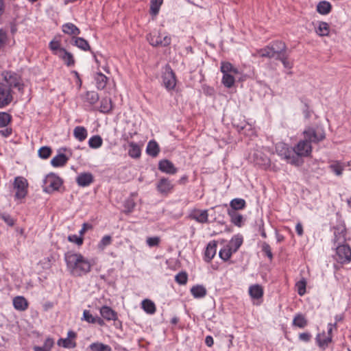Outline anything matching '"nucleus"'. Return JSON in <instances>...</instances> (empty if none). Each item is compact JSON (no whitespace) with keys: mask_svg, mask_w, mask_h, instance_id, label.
I'll use <instances>...</instances> for the list:
<instances>
[{"mask_svg":"<svg viewBox=\"0 0 351 351\" xmlns=\"http://www.w3.org/2000/svg\"><path fill=\"white\" fill-rule=\"evenodd\" d=\"M64 258L69 271L74 276H82L90 271V263L81 254L67 252Z\"/></svg>","mask_w":351,"mask_h":351,"instance_id":"nucleus-1","label":"nucleus"},{"mask_svg":"<svg viewBox=\"0 0 351 351\" xmlns=\"http://www.w3.org/2000/svg\"><path fill=\"white\" fill-rule=\"evenodd\" d=\"M312 152V147L306 139L300 141L293 149H287L285 151V158L288 162L295 166L303 163L302 156H308Z\"/></svg>","mask_w":351,"mask_h":351,"instance_id":"nucleus-2","label":"nucleus"},{"mask_svg":"<svg viewBox=\"0 0 351 351\" xmlns=\"http://www.w3.org/2000/svg\"><path fill=\"white\" fill-rule=\"evenodd\" d=\"M304 138L309 143H319L326 138L324 129L321 127H308L303 132Z\"/></svg>","mask_w":351,"mask_h":351,"instance_id":"nucleus-3","label":"nucleus"},{"mask_svg":"<svg viewBox=\"0 0 351 351\" xmlns=\"http://www.w3.org/2000/svg\"><path fill=\"white\" fill-rule=\"evenodd\" d=\"M335 258L341 264L349 263L351 261V248L349 245L337 244Z\"/></svg>","mask_w":351,"mask_h":351,"instance_id":"nucleus-4","label":"nucleus"},{"mask_svg":"<svg viewBox=\"0 0 351 351\" xmlns=\"http://www.w3.org/2000/svg\"><path fill=\"white\" fill-rule=\"evenodd\" d=\"M13 188L16 191L15 198L24 199L27 195L28 182L27 179L22 176L16 177L13 182Z\"/></svg>","mask_w":351,"mask_h":351,"instance_id":"nucleus-5","label":"nucleus"},{"mask_svg":"<svg viewBox=\"0 0 351 351\" xmlns=\"http://www.w3.org/2000/svg\"><path fill=\"white\" fill-rule=\"evenodd\" d=\"M43 182L45 184L44 191L48 193L58 191L62 184V179L53 173L48 174L43 180Z\"/></svg>","mask_w":351,"mask_h":351,"instance_id":"nucleus-6","label":"nucleus"},{"mask_svg":"<svg viewBox=\"0 0 351 351\" xmlns=\"http://www.w3.org/2000/svg\"><path fill=\"white\" fill-rule=\"evenodd\" d=\"M4 80L8 88H16L20 93L23 92L24 84L22 83L21 77L14 73L6 72L4 74Z\"/></svg>","mask_w":351,"mask_h":351,"instance_id":"nucleus-7","label":"nucleus"},{"mask_svg":"<svg viewBox=\"0 0 351 351\" xmlns=\"http://www.w3.org/2000/svg\"><path fill=\"white\" fill-rule=\"evenodd\" d=\"M334 230V243L335 244L345 243L346 239V228L343 221H339L332 227Z\"/></svg>","mask_w":351,"mask_h":351,"instance_id":"nucleus-8","label":"nucleus"},{"mask_svg":"<svg viewBox=\"0 0 351 351\" xmlns=\"http://www.w3.org/2000/svg\"><path fill=\"white\" fill-rule=\"evenodd\" d=\"M162 82L165 88L168 90H172L176 84V75L169 65H166L162 73Z\"/></svg>","mask_w":351,"mask_h":351,"instance_id":"nucleus-9","label":"nucleus"},{"mask_svg":"<svg viewBox=\"0 0 351 351\" xmlns=\"http://www.w3.org/2000/svg\"><path fill=\"white\" fill-rule=\"evenodd\" d=\"M13 99L10 88L5 84L0 83V108L8 106Z\"/></svg>","mask_w":351,"mask_h":351,"instance_id":"nucleus-10","label":"nucleus"},{"mask_svg":"<svg viewBox=\"0 0 351 351\" xmlns=\"http://www.w3.org/2000/svg\"><path fill=\"white\" fill-rule=\"evenodd\" d=\"M269 47L276 56V60L283 58V56L286 55L287 46L285 43L279 40L274 41L269 45Z\"/></svg>","mask_w":351,"mask_h":351,"instance_id":"nucleus-11","label":"nucleus"},{"mask_svg":"<svg viewBox=\"0 0 351 351\" xmlns=\"http://www.w3.org/2000/svg\"><path fill=\"white\" fill-rule=\"evenodd\" d=\"M158 169L169 174H175L177 172V169L174 167L173 164L167 159H164L159 162Z\"/></svg>","mask_w":351,"mask_h":351,"instance_id":"nucleus-12","label":"nucleus"},{"mask_svg":"<svg viewBox=\"0 0 351 351\" xmlns=\"http://www.w3.org/2000/svg\"><path fill=\"white\" fill-rule=\"evenodd\" d=\"M173 185L166 178H162L157 184V189L162 194H167L173 189Z\"/></svg>","mask_w":351,"mask_h":351,"instance_id":"nucleus-13","label":"nucleus"},{"mask_svg":"<svg viewBox=\"0 0 351 351\" xmlns=\"http://www.w3.org/2000/svg\"><path fill=\"white\" fill-rule=\"evenodd\" d=\"M93 176L90 173H80L76 178V182L80 186H87L93 182Z\"/></svg>","mask_w":351,"mask_h":351,"instance_id":"nucleus-14","label":"nucleus"},{"mask_svg":"<svg viewBox=\"0 0 351 351\" xmlns=\"http://www.w3.org/2000/svg\"><path fill=\"white\" fill-rule=\"evenodd\" d=\"M101 315L107 320H116L117 319V313L110 307L104 306L100 309Z\"/></svg>","mask_w":351,"mask_h":351,"instance_id":"nucleus-15","label":"nucleus"},{"mask_svg":"<svg viewBox=\"0 0 351 351\" xmlns=\"http://www.w3.org/2000/svg\"><path fill=\"white\" fill-rule=\"evenodd\" d=\"M13 305L16 310L23 311L28 308V302L23 296H16L13 299Z\"/></svg>","mask_w":351,"mask_h":351,"instance_id":"nucleus-16","label":"nucleus"},{"mask_svg":"<svg viewBox=\"0 0 351 351\" xmlns=\"http://www.w3.org/2000/svg\"><path fill=\"white\" fill-rule=\"evenodd\" d=\"M69 159V158L65 154H59L52 158L51 164L54 167H63L67 163Z\"/></svg>","mask_w":351,"mask_h":351,"instance_id":"nucleus-17","label":"nucleus"},{"mask_svg":"<svg viewBox=\"0 0 351 351\" xmlns=\"http://www.w3.org/2000/svg\"><path fill=\"white\" fill-rule=\"evenodd\" d=\"M58 56L63 60L64 63L68 66H73L75 64V60L73 55L67 51L65 49H60V53Z\"/></svg>","mask_w":351,"mask_h":351,"instance_id":"nucleus-18","label":"nucleus"},{"mask_svg":"<svg viewBox=\"0 0 351 351\" xmlns=\"http://www.w3.org/2000/svg\"><path fill=\"white\" fill-rule=\"evenodd\" d=\"M191 217L199 223L208 222V213L207 210H194L193 213L190 215Z\"/></svg>","mask_w":351,"mask_h":351,"instance_id":"nucleus-19","label":"nucleus"},{"mask_svg":"<svg viewBox=\"0 0 351 351\" xmlns=\"http://www.w3.org/2000/svg\"><path fill=\"white\" fill-rule=\"evenodd\" d=\"M217 243L215 241L210 242L205 251V261L210 262L215 256L217 252Z\"/></svg>","mask_w":351,"mask_h":351,"instance_id":"nucleus-20","label":"nucleus"},{"mask_svg":"<svg viewBox=\"0 0 351 351\" xmlns=\"http://www.w3.org/2000/svg\"><path fill=\"white\" fill-rule=\"evenodd\" d=\"M160 152V147L158 144L155 141H150L147 146L146 152L147 154L152 157H156Z\"/></svg>","mask_w":351,"mask_h":351,"instance_id":"nucleus-21","label":"nucleus"},{"mask_svg":"<svg viewBox=\"0 0 351 351\" xmlns=\"http://www.w3.org/2000/svg\"><path fill=\"white\" fill-rule=\"evenodd\" d=\"M228 215L232 223L238 227H241L243 222V217L234 210H228Z\"/></svg>","mask_w":351,"mask_h":351,"instance_id":"nucleus-22","label":"nucleus"},{"mask_svg":"<svg viewBox=\"0 0 351 351\" xmlns=\"http://www.w3.org/2000/svg\"><path fill=\"white\" fill-rule=\"evenodd\" d=\"M191 293L195 298H202L207 294V291L203 285H197L191 289Z\"/></svg>","mask_w":351,"mask_h":351,"instance_id":"nucleus-23","label":"nucleus"},{"mask_svg":"<svg viewBox=\"0 0 351 351\" xmlns=\"http://www.w3.org/2000/svg\"><path fill=\"white\" fill-rule=\"evenodd\" d=\"M316 341L318 346L323 350L328 347V343L332 341V339L330 336H327L325 332L322 334H318L316 337Z\"/></svg>","mask_w":351,"mask_h":351,"instance_id":"nucleus-24","label":"nucleus"},{"mask_svg":"<svg viewBox=\"0 0 351 351\" xmlns=\"http://www.w3.org/2000/svg\"><path fill=\"white\" fill-rule=\"evenodd\" d=\"M328 168L337 176H341L344 170V166L338 160L332 161Z\"/></svg>","mask_w":351,"mask_h":351,"instance_id":"nucleus-25","label":"nucleus"},{"mask_svg":"<svg viewBox=\"0 0 351 351\" xmlns=\"http://www.w3.org/2000/svg\"><path fill=\"white\" fill-rule=\"evenodd\" d=\"M142 308L148 314L152 315L156 311L155 304L149 299H145L141 303Z\"/></svg>","mask_w":351,"mask_h":351,"instance_id":"nucleus-26","label":"nucleus"},{"mask_svg":"<svg viewBox=\"0 0 351 351\" xmlns=\"http://www.w3.org/2000/svg\"><path fill=\"white\" fill-rule=\"evenodd\" d=\"M249 293L252 298L259 299L263 297V289L261 286L254 285L250 287Z\"/></svg>","mask_w":351,"mask_h":351,"instance_id":"nucleus-27","label":"nucleus"},{"mask_svg":"<svg viewBox=\"0 0 351 351\" xmlns=\"http://www.w3.org/2000/svg\"><path fill=\"white\" fill-rule=\"evenodd\" d=\"M62 31L64 33L69 35H78L80 34V30L74 24L68 23L62 26Z\"/></svg>","mask_w":351,"mask_h":351,"instance_id":"nucleus-28","label":"nucleus"},{"mask_svg":"<svg viewBox=\"0 0 351 351\" xmlns=\"http://www.w3.org/2000/svg\"><path fill=\"white\" fill-rule=\"evenodd\" d=\"M332 9L331 4L326 1H320L317 5V11L321 14H328Z\"/></svg>","mask_w":351,"mask_h":351,"instance_id":"nucleus-29","label":"nucleus"},{"mask_svg":"<svg viewBox=\"0 0 351 351\" xmlns=\"http://www.w3.org/2000/svg\"><path fill=\"white\" fill-rule=\"evenodd\" d=\"M308 324V321L302 314H297L293 320V325L300 328H304Z\"/></svg>","mask_w":351,"mask_h":351,"instance_id":"nucleus-30","label":"nucleus"},{"mask_svg":"<svg viewBox=\"0 0 351 351\" xmlns=\"http://www.w3.org/2000/svg\"><path fill=\"white\" fill-rule=\"evenodd\" d=\"M74 45L84 51H90V45L86 40L81 37H73Z\"/></svg>","mask_w":351,"mask_h":351,"instance_id":"nucleus-31","label":"nucleus"},{"mask_svg":"<svg viewBox=\"0 0 351 351\" xmlns=\"http://www.w3.org/2000/svg\"><path fill=\"white\" fill-rule=\"evenodd\" d=\"M73 135L80 141H83L87 137V130L84 127L77 126L74 129Z\"/></svg>","mask_w":351,"mask_h":351,"instance_id":"nucleus-32","label":"nucleus"},{"mask_svg":"<svg viewBox=\"0 0 351 351\" xmlns=\"http://www.w3.org/2000/svg\"><path fill=\"white\" fill-rule=\"evenodd\" d=\"M221 71L223 74L234 73L238 74L239 71L237 68L234 67L233 65L228 62H221Z\"/></svg>","mask_w":351,"mask_h":351,"instance_id":"nucleus-33","label":"nucleus"},{"mask_svg":"<svg viewBox=\"0 0 351 351\" xmlns=\"http://www.w3.org/2000/svg\"><path fill=\"white\" fill-rule=\"evenodd\" d=\"M230 205L231 207L230 210L237 211L238 210L243 209L246 206V203L243 199L235 198L230 202Z\"/></svg>","mask_w":351,"mask_h":351,"instance_id":"nucleus-34","label":"nucleus"},{"mask_svg":"<svg viewBox=\"0 0 351 351\" xmlns=\"http://www.w3.org/2000/svg\"><path fill=\"white\" fill-rule=\"evenodd\" d=\"M130 149L128 154L130 156L134 158H138L141 156V149L139 146L134 142L129 143Z\"/></svg>","mask_w":351,"mask_h":351,"instance_id":"nucleus-35","label":"nucleus"},{"mask_svg":"<svg viewBox=\"0 0 351 351\" xmlns=\"http://www.w3.org/2000/svg\"><path fill=\"white\" fill-rule=\"evenodd\" d=\"M96 84L98 89L102 90L104 89L107 83L108 78L107 77L101 73H97L95 77Z\"/></svg>","mask_w":351,"mask_h":351,"instance_id":"nucleus-36","label":"nucleus"},{"mask_svg":"<svg viewBox=\"0 0 351 351\" xmlns=\"http://www.w3.org/2000/svg\"><path fill=\"white\" fill-rule=\"evenodd\" d=\"M91 351H111V347L102 343H93L89 346Z\"/></svg>","mask_w":351,"mask_h":351,"instance_id":"nucleus-37","label":"nucleus"},{"mask_svg":"<svg viewBox=\"0 0 351 351\" xmlns=\"http://www.w3.org/2000/svg\"><path fill=\"white\" fill-rule=\"evenodd\" d=\"M329 25L324 21L319 23V26L316 29V33L320 36H328L329 34Z\"/></svg>","mask_w":351,"mask_h":351,"instance_id":"nucleus-38","label":"nucleus"},{"mask_svg":"<svg viewBox=\"0 0 351 351\" xmlns=\"http://www.w3.org/2000/svg\"><path fill=\"white\" fill-rule=\"evenodd\" d=\"M103 143L102 138L99 135L92 136L88 141V145L91 148L97 149L101 146Z\"/></svg>","mask_w":351,"mask_h":351,"instance_id":"nucleus-39","label":"nucleus"},{"mask_svg":"<svg viewBox=\"0 0 351 351\" xmlns=\"http://www.w3.org/2000/svg\"><path fill=\"white\" fill-rule=\"evenodd\" d=\"M257 53L258 54L259 56L263 57V58H275L276 59V56L274 54V53H272V51H271L269 45L267 46L266 47H265L263 49H261L258 50Z\"/></svg>","mask_w":351,"mask_h":351,"instance_id":"nucleus-40","label":"nucleus"},{"mask_svg":"<svg viewBox=\"0 0 351 351\" xmlns=\"http://www.w3.org/2000/svg\"><path fill=\"white\" fill-rule=\"evenodd\" d=\"M162 2L163 0H152L150 3V14L154 16L157 15Z\"/></svg>","mask_w":351,"mask_h":351,"instance_id":"nucleus-41","label":"nucleus"},{"mask_svg":"<svg viewBox=\"0 0 351 351\" xmlns=\"http://www.w3.org/2000/svg\"><path fill=\"white\" fill-rule=\"evenodd\" d=\"M147 40L149 41V44L152 45L154 47H160L161 44V40L162 38L160 34L158 35H153L150 34L147 37Z\"/></svg>","mask_w":351,"mask_h":351,"instance_id":"nucleus-42","label":"nucleus"},{"mask_svg":"<svg viewBox=\"0 0 351 351\" xmlns=\"http://www.w3.org/2000/svg\"><path fill=\"white\" fill-rule=\"evenodd\" d=\"M235 80L232 73L223 74L222 78L223 84L227 88H231L234 84Z\"/></svg>","mask_w":351,"mask_h":351,"instance_id":"nucleus-43","label":"nucleus"},{"mask_svg":"<svg viewBox=\"0 0 351 351\" xmlns=\"http://www.w3.org/2000/svg\"><path fill=\"white\" fill-rule=\"evenodd\" d=\"M85 99L90 104H95L99 100V95L95 91H88L86 94Z\"/></svg>","mask_w":351,"mask_h":351,"instance_id":"nucleus-44","label":"nucleus"},{"mask_svg":"<svg viewBox=\"0 0 351 351\" xmlns=\"http://www.w3.org/2000/svg\"><path fill=\"white\" fill-rule=\"evenodd\" d=\"M58 345L66 348H73L76 346L75 342L69 338L60 339L58 341Z\"/></svg>","mask_w":351,"mask_h":351,"instance_id":"nucleus-45","label":"nucleus"},{"mask_svg":"<svg viewBox=\"0 0 351 351\" xmlns=\"http://www.w3.org/2000/svg\"><path fill=\"white\" fill-rule=\"evenodd\" d=\"M52 150L49 147L44 146L39 149L38 156L43 159L48 158L51 154Z\"/></svg>","mask_w":351,"mask_h":351,"instance_id":"nucleus-46","label":"nucleus"},{"mask_svg":"<svg viewBox=\"0 0 351 351\" xmlns=\"http://www.w3.org/2000/svg\"><path fill=\"white\" fill-rule=\"evenodd\" d=\"M11 115L7 112H0V128L5 127L11 121Z\"/></svg>","mask_w":351,"mask_h":351,"instance_id":"nucleus-47","label":"nucleus"},{"mask_svg":"<svg viewBox=\"0 0 351 351\" xmlns=\"http://www.w3.org/2000/svg\"><path fill=\"white\" fill-rule=\"evenodd\" d=\"M175 280L179 285H186L188 280V275L186 272L181 271L176 276Z\"/></svg>","mask_w":351,"mask_h":351,"instance_id":"nucleus-48","label":"nucleus"},{"mask_svg":"<svg viewBox=\"0 0 351 351\" xmlns=\"http://www.w3.org/2000/svg\"><path fill=\"white\" fill-rule=\"evenodd\" d=\"M111 243L112 237L110 235H105L98 243V248L104 250L106 246L110 245Z\"/></svg>","mask_w":351,"mask_h":351,"instance_id":"nucleus-49","label":"nucleus"},{"mask_svg":"<svg viewBox=\"0 0 351 351\" xmlns=\"http://www.w3.org/2000/svg\"><path fill=\"white\" fill-rule=\"evenodd\" d=\"M243 239L239 237H237L234 239H232L230 244L232 250L235 252L238 250L240 246L242 245Z\"/></svg>","mask_w":351,"mask_h":351,"instance_id":"nucleus-50","label":"nucleus"},{"mask_svg":"<svg viewBox=\"0 0 351 351\" xmlns=\"http://www.w3.org/2000/svg\"><path fill=\"white\" fill-rule=\"evenodd\" d=\"M232 253V248H223L219 251V256L223 261H228Z\"/></svg>","mask_w":351,"mask_h":351,"instance_id":"nucleus-51","label":"nucleus"},{"mask_svg":"<svg viewBox=\"0 0 351 351\" xmlns=\"http://www.w3.org/2000/svg\"><path fill=\"white\" fill-rule=\"evenodd\" d=\"M306 281L304 278H302L301 280L296 283V287L298 288V293L300 295H303L306 292Z\"/></svg>","mask_w":351,"mask_h":351,"instance_id":"nucleus-52","label":"nucleus"},{"mask_svg":"<svg viewBox=\"0 0 351 351\" xmlns=\"http://www.w3.org/2000/svg\"><path fill=\"white\" fill-rule=\"evenodd\" d=\"M111 109V100L110 99H104L101 101V111L106 112Z\"/></svg>","mask_w":351,"mask_h":351,"instance_id":"nucleus-53","label":"nucleus"},{"mask_svg":"<svg viewBox=\"0 0 351 351\" xmlns=\"http://www.w3.org/2000/svg\"><path fill=\"white\" fill-rule=\"evenodd\" d=\"M136 204L132 199H128L124 203V207L125 208V213H130L134 208Z\"/></svg>","mask_w":351,"mask_h":351,"instance_id":"nucleus-54","label":"nucleus"},{"mask_svg":"<svg viewBox=\"0 0 351 351\" xmlns=\"http://www.w3.org/2000/svg\"><path fill=\"white\" fill-rule=\"evenodd\" d=\"M0 219L3 220L8 226H13L14 224V219L7 213L0 214Z\"/></svg>","mask_w":351,"mask_h":351,"instance_id":"nucleus-55","label":"nucleus"},{"mask_svg":"<svg viewBox=\"0 0 351 351\" xmlns=\"http://www.w3.org/2000/svg\"><path fill=\"white\" fill-rule=\"evenodd\" d=\"M95 318H96V317L93 316L89 311H88V310L84 311L82 319L86 321L88 323L95 324Z\"/></svg>","mask_w":351,"mask_h":351,"instance_id":"nucleus-56","label":"nucleus"},{"mask_svg":"<svg viewBox=\"0 0 351 351\" xmlns=\"http://www.w3.org/2000/svg\"><path fill=\"white\" fill-rule=\"evenodd\" d=\"M262 251L265 253L267 257L271 260L273 258V254L271 250V247L268 243L264 242L262 244Z\"/></svg>","mask_w":351,"mask_h":351,"instance_id":"nucleus-57","label":"nucleus"},{"mask_svg":"<svg viewBox=\"0 0 351 351\" xmlns=\"http://www.w3.org/2000/svg\"><path fill=\"white\" fill-rule=\"evenodd\" d=\"M68 240L71 242L76 243L77 245H81L83 243V238L75 234L69 235L68 237Z\"/></svg>","mask_w":351,"mask_h":351,"instance_id":"nucleus-58","label":"nucleus"},{"mask_svg":"<svg viewBox=\"0 0 351 351\" xmlns=\"http://www.w3.org/2000/svg\"><path fill=\"white\" fill-rule=\"evenodd\" d=\"M8 39L7 33L3 29H0V49L5 45Z\"/></svg>","mask_w":351,"mask_h":351,"instance_id":"nucleus-59","label":"nucleus"},{"mask_svg":"<svg viewBox=\"0 0 351 351\" xmlns=\"http://www.w3.org/2000/svg\"><path fill=\"white\" fill-rule=\"evenodd\" d=\"M160 243V239L158 237H149L147 239V243L150 247H154L158 245Z\"/></svg>","mask_w":351,"mask_h":351,"instance_id":"nucleus-60","label":"nucleus"},{"mask_svg":"<svg viewBox=\"0 0 351 351\" xmlns=\"http://www.w3.org/2000/svg\"><path fill=\"white\" fill-rule=\"evenodd\" d=\"M53 346V341L52 339L48 338L45 340L44 345L42 346L43 348H45V350L47 351H50L51 348Z\"/></svg>","mask_w":351,"mask_h":351,"instance_id":"nucleus-61","label":"nucleus"},{"mask_svg":"<svg viewBox=\"0 0 351 351\" xmlns=\"http://www.w3.org/2000/svg\"><path fill=\"white\" fill-rule=\"evenodd\" d=\"M277 60H280L285 68L291 69L292 67V64L287 60V54L283 56V58H278Z\"/></svg>","mask_w":351,"mask_h":351,"instance_id":"nucleus-62","label":"nucleus"},{"mask_svg":"<svg viewBox=\"0 0 351 351\" xmlns=\"http://www.w3.org/2000/svg\"><path fill=\"white\" fill-rule=\"evenodd\" d=\"M49 47L52 51L58 50V52L57 53L58 54L60 53V49H61V48L60 47V44L58 41H54V40L51 41L49 43Z\"/></svg>","mask_w":351,"mask_h":351,"instance_id":"nucleus-63","label":"nucleus"},{"mask_svg":"<svg viewBox=\"0 0 351 351\" xmlns=\"http://www.w3.org/2000/svg\"><path fill=\"white\" fill-rule=\"evenodd\" d=\"M311 335L308 332H303V333L300 334V335H299V339L301 341H305V342L309 341L311 339Z\"/></svg>","mask_w":351,"mask_h":351,"instance_id":"nucleus-64","label":"nucleus"}]
</instances>
